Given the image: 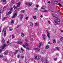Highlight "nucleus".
I'll use <instances>...</instances> for the list:
<instances>
[{"label": "nucleus", "mask_w": 63, "mask_h": 63, "mask_svg": "<svg viewBox=\"0 0 63 63\" xmlns=\"http://www.w3.org/2000/svg\"><path fill=\"white\" fill-rule=\"evenodd\" d=\"M45 48L47 49H48V48H49V46H48V45Z\"/></svg>", "instance_id": "nucleus-20"}, {"label": "nucleus", "mask_w": 63, "mask_h": 63, "mask_svg": "<svg viewBox=\"0 0 63 63\" xmlns=\"http://www.w3.org/2000/svg\"><path fill=\"white\" fill-rule=\"evenodd\" d=\"M2 50L1 49H0V53H1V52L2 51Z\"/></svg>", "instance_id": "nucleus-52"}, {"label": "nucleus", "mask_w": 63, "mask_h": 63, "mask_svg": "<svg viewBox=\"0 0 63 63\" xmlns=\"http://www.w3.org/2000/svg\"><path fill=\"white\" fill-rule=\"evenodd\" d=\"M25 41L26 42H27L28 41V40H27V39H25Z\"/></svg>", "instance_id": "nucleus-57"}, {"label": "nucleus", "mask_w": 63, "mask_h": 63, "mask_svg": "<svg viewBox=\"0 0 63 63\" xmlns=\"http://www.w3.org/2000/svg\"><path fill=\"white\" fill-rule=\"evenodd\" d=\"M37 35H40V33H38V32L37 33Z\"/></svg>", "instance_id": "nucleus-56"}, {"label": "nucleus", "mask_w": 63, "mask_h": 63, "mask_svg": "<svg viewBox=\"0 0 63 63\" xmlns=\"http://www.w3.org/2000/svg\"><path fill=\"white\" fill-rule=\"evenodd\" d=\"M58 5H59V6H61V4L60 3H58Z\"/></svg>", "instance_id": "nucleus-38"}, {"label": "nucleus", "mask_w": 63, "mask_h": 63, "mask_svg": "<svg viewBox=\"0 0 63 63\" xmlns=\"http://www.w3.org/2000/svg\"><path fill=\"white\" fill-rule=\"evenodd\" d=\"M44 53H45V51H41V53L43 54Z\"/></svg>", "instance_id": "nucleus-34"}, {"label": "nucleus", "mask_w": 63, "mask_h": 63, "mask_svg": "<svg viewBox=\"0 0 63 63\" xmlns=\"http://www.w3.org/2000/svg\"><path fill=\"white\" fill-rule=\"evenodd\" d=\"M20 58L21 59H23L24 58V56L23 55H22L21 56Z\"/></svg>", "instance_id": "nucleus-9"}, {"label": "nucleus", "mask_w": 63, "mask_h": 63, "mask_svg": "<svg viewBox=\"0 0 63 63\" xmlns=\"http://www.w3.org/2000/svg\"><path fill=\"white\" fill-rule=\"evenodd\" d=\"M25 45L26 46H29V44L28 43H25Z\"/></svg>", "instance_id": "nucleus-13"}, {"label": "nucleus", "mask_w": 63, "mask_h": 63, "mask_svg": "<svg viewBox=\"0 0 63 63\" xmlns=\"http://www.w3.org/2000/svg\"><path fill=\"white\" fill-rule=\"evenodd\" d=\"M61 33H63V30H61Z\"/></svg>", "instance_id": "nucleus-55"}, {"label": "nucleus", "mask_w": 63, "mask_h": 63, "mask_svg": "<svg viewBox=\"0 0 63 63\" xmlns=\"http://www.w3.org/2000/svg\"><path fill=\"white\" fill-rule=\"evenodd\" d=\"M7 18L6 17H4L3 18V19H2V21H4V20H5L6 18Z\"/></svg>", "instance_id": "nucleus-18"}, {"label": "nucleus", "mask_w": 63, "mask_h": 63, "mask_svg": "<svg viewBox=\"0 0 63 63\" xmlns=\"http://www.w3.org/2000/svg\"><path fill=\"white\" fill-rule=\"evenodd\" d=\"M14 8L15 9H17V7H16V5H14L13 6Z\"/></svg>", "instance_id": "nucleus-17"}, {"label": "nucleus", "mask_w": 63, "mask_h": 63, "mask_svg": "<svg viewBox=\"0 0 63 63\" xmlns=\"http://www.w3.org/2000/svg\"><path fill=\"white\" fill-rule=\"evenodd\" d=\"M54 3H57V1H56L55 0H54Z\"/></svg>", "instance_id": "nucleus-41"}, {"label": "nucleus", "mask_w": 63, "mask_h": 63, "mask_svg": "<svg viewBox=\"0 0 63 63\" xmlns=\"http://www.w3.org/2000/svg\"><path fill=\"white\" fill-rule=\"evenodd\" d=\"M40 17H43V16H42V15H41V16H40Z\"/></svg>", "instance_id": "nucleus-64"}, {"label": "nucleus", "mask_w": 63, "mask_h": 63, "mask_svg": "<svg viewBox=\"0 0 63 63\" xmlns=\"http://www.w3.org/2000/svg\"><path fill=\"white\" fill-rule=\"evenodd\" d=\"M56 49H57L58 50H59V48L57 47H56Z\"/></svg>", "instance_id": "nucleus-43"}, {"label": "nucleus", "mask_w": 63, "mask_h": 63, "mask_svg": "<svg viewBox=\"0 0 63 63\" xmlns=\"http://www.w3.org/2000/svg\"><path fill=\"white\" fill-rule=\"evenodd\" d=\"M21 35L22 37H24V35L23 33H21Z\"/></svg>", "instance_id": "nucleus-37"}, {"label": "nucleus", "mask_w": 63, "mask_h": 63, "mask_svg": "<svg viewBox=\"0 0 63 63\" xmlns=\"http://www.w3.org/2000/svg\"><path fill=\"white\" fill-rule=\"evenodd\" d=\"M4 35L5 36H6V31H5L4 32Z\"/></svg>", "instance_id": "nucleus-14"}, {"label": "nucleus", "mask_w": 63, "mask_h": 63, "mask_svg": "<svg viewBox=\"0 0 63 63\" xmlns=\"http://www.w3.org/2000/svg\"><path fill=\"white\" fill-rule=\"evenodd\" d=\"M22 46H23V47L24 48H25L26 47V46L24 45H23Z\"/></svg>", "instance_id": "nucleus-32"}, {"label": "nucleus", "mask_w": 63, "mask_h": 63, "mask_svg": "<svg viewBox=\"0 0 63 63\" xmlns=\"http://www.w3.org/2000/svg\"><path fill=\"white\" fill-rule=\"evenodd\" d=\"M19 52L21 53H22L23 52L21 50Z\"/></svg>", "instance_id": "nucleus-49"}, {"label": "nucleus", "mask_w": 63, "mask_h": 63, "mask_svg": "<svg viewBox=\"0 0 63 63\" xmlns=\"http://www.w3.org/2000/svg\"><path fill=\"white\" fill-rule=\"evenodd\" d=\"M45 8H46V7H45V6H44L43 7H41V9H45Z\"/></svg>", "instance_id": "nucleus-26"}, {"label": "nucleus", "mask_w": 63, "mask_h": 63, "mask_svg": "<svg viewBox=\"0 0 63 63\" xmlns=\"http://www.w3.org/2000/svg\"><path fill=\"white\" fill-rule=\"evenodd\" d=\"M33 17L34 19H36V17L35 16H33Z\"/></svg>", "instance_id": "nucleus-31"}, {"label": "nucleus", "mask_w": 63, "mask_h": 63, "mask_svg": "<svg viewBox=\"0 0 63 63\" xmlns=\"http://www.w3.org/2000/svg\"><path fill=\"white\" fill-rule=\"evenodd\" d=\"M47 35L48 37L49 38H50V37H49V33H48V32H47Z\"/></svg>", "instance_id": "nucleus-11"}, {"label": "nucleus", "mask_w": 63, "mask_h": 63, "mask_svg": "<svg viewBox=\"0 0 63 63\" xmlns=\"http://www.w3.org/2000/svg\"><path fill=\"white\" fill-rule=\"evenodd\" d=\"M43 38L45 39V38H46V36H45V35H43Z\"/></svg>", "instance_id": "nucleus-30"}, {"label": "nucleus", "mask_w": 63, "mask_h": 63, "mask_svg": "<svg viewBox=\"0 0 63 63\" xmlns=\"http://www.w3.org/2000/svg\"><path fill=\"white\" fill-rule=\"evenodd\" d=\"M54 60L55 61H56L57 60V58H55L54 59Z\"/></svg>", "instance_id": "nucleus-35"}, {"label": "nucleus", "mask_w": 63, "mask_h": 63, "mask_svg": "<svg viewBox=\"0 0 63 63\" xmlns=\"http://www.w3.org/2000/svg\"><path fill=\"white\" fill-rule=\"evenodd\" d=\"M45 63H47V60H46L45 61Z\"/></svg>", "instance_id": "nucleus-47"}, {"label": "nucleus", "mask_w": 63, "mask_h": 63, "mask_svg": "<svg viewBox=\"0 0 63 63\" xmlns=\"http://www.w3.org/2000/svg\"><path fill=\"white\" fill-rule=\"evenodd\" d=\"M11 3H12V4H14V1L11 2Z\"/></svg>", "instance_id": "nucleus-51"}, {"label": "nucleus", "mask_w": 63, "mask_h": 63, "mask_svg": "<svg viewBox=\"0 0 63 63\" xmlns=\"http://www.w3.org/2000/svg\"><path fill=\"white\" fill-rule=\"evenodd\" d=\"M9 43H10V41H8L7 42V44H8Z\"/></svg>", "instance_id": "nucleus-46"}, {"label": "nucleus", "mask_w": 63, "mask_h": 63, "mask_svg": "<svg viewBox=\"0 0 63 63\" xmlns=\"http://www.w3.org/2000/svg\"><path fill=\"white\" fill-rule=\"evenodd\" d=\"M4 55H7L8 54V51H7L4 53Z\"/></svg>", "instance_id": "nucleus-8"}, {"label": "nucleus", "mask_w": 63, "mask_h": 63, "mask_svg": "<svg viewBox=\"0 0 63 63\" xmlns=\"http://www.w3.org/2000/svg\"><path fill=\"white\" fill-rule=\"evenodd\" d=\"M47 12V10H45L43 12Z\"/></svg>", "instance_id": "nucleus-61"}, {"label": "nucleus", "mask_w": 63, "mask_h": 63, "mask_svg": "<svg viewBox=\"0 0 63 63\" xmlns=\"http://www.w3.org/2000/svg\"><path fill=\"white\" fill-rule=\"evenodd\" d=\"M18 44H20V45H21V44H23V42H18Z\"/></svg>", "instance_id": "nucleus-15"}, {"label": "nucleus", "mask_w": 63, "mask_h": 63, "mask_svg": "<svg viewBox=\"0 0 63 63\" xmlns=\"http://www.w3.org/2000/svg\"><path fill=\"white\" fill-rule=\"evenodd\" d=\"M36 7H39V5H36Z\"/></svg>", "instance_id": "nucleus-62"}, {"label": "nucleus", "mask_w": 63, "mask_h": 63, "mask_svg": "<svg viewBox=\"0 0 63 63\" xmlns=\"http://www.w3.org/2000/svg\"><path fill=\"white\" fill-rule=\"evenodd\" d=\"M30 25H31V26H33V23H32V22H31L30 24Z\"/></svg>", "instance_id": "nucleus-16"}, {"label": "nucleus", "mask_w": 63, "mask_h": 63, "mask_svg": "<svg viewBox=\"0 0 63 63\" xmlns=\"http://www.w3.org/2000/svg\"><path fill=\"white\" fill-rule=\"evenodd\" d=\"M34 11H35V12H37V11H38L37 8H34Z\"/></svg>", "instance_id": "nucleus-12"}, {"label": "nucleus", "mask_w": 63, "mask_h": 63, "mask_svg": "<svg viewBox=\"0 0 63 63\" xmlns=\"http://www.w3.org/2000/svg\"><path fill=\"white\" fill-rule=\"evenodd\" d=\"M19 25H18L17 26V28H18V27H19Z\"/></svg>", "instance_id": "nucleus-63"}, {"label": "nucleus", "mask_w": 63, "mask_h": 63, "mask_svg": "<svg viewBox=\"0 0 63 63\" xmlns=\"http://www.w3.org/2000/svg\"><path fill=\"white\" fill-rule=\"evenodd\" d=\"M17 52H18V50H16L14 53L15 54H16V53H17Z\"/></svg>", "instance_id": "nucleus-33"}, {"label": "nucleus", "mask_w": 63, "mask_h": 63, "mask_svg": "<svg viewBox=\"0 0 63 63\" xmlns=\"http://www.w3.org/2000/svg\"><path fill=\"white\" fill-rule=\"evenodd\" d=\"M21 49L22 50V51H24V50L23 49H22V47H21Z\"/></svg>", "instance_id": "nucleus-54"}, {"label": "nucleus", "mask_w": 63, "mask_h": 63, "mask_svg": "<svg viewBox=\"0 0 63 63\" xmlns=\"http://www.w3.org/2000/svg\"><path fill=\"white\" fill-rule=\"evenodd\" d=\"M41 46H42V43H40L39 44V45H37V46L38 47H39L40 48V47Z\"/></svg>", "instance_id": "nucleus-6"}, {"label": "nucleus", "mask_w": 63, "mask_h": 63, "mask_svg": "<svg viewBox=\"0 0 63 63\" xmlns=\"http://www.w3.org/2000/svg\"><path fill=\"white\" fill-rule=\"evenodd\" d=\"M41 56H39L37 58V60H39L40 59V58H41Z\"/></svg>", "instance_id": "nucleus-19"}, {"label": "nucleus", "mask_w": 63, "mask_h": 63, "mask_svg": "<svg viewBox=\"0 0 63 63\" xmlns=\"http://www.w3.org/2000/svg\"><path fill=\"white\" fill-rule=\"evenodd\" d=\"M16 4L17 5L16 6V7H20V5L21 4V2L20 1L19 3H16Z\"/></svg>", "instance_id": "nucleus-3"}, {"label": "nucleus", "mask_w": 63, "mask_h": 63, "mask_svg": "<svg viewBox=\"0 0 63 63\" xmlns=\"http://www.w3.org/2000/svg\"><path fill=\"white\" fill-rule=\"evenodd\" d=\"M14 20H11V23H14Z\"/></svg>", "instance_id": "nucleus-36"}, {"label": "nucleus", "mask_w": 63, "mask_h": 63, "mask_svg": "<svg viewBox=\"0 0 63 63\" xmlns=\"http://www.w3.org/2000/svg\"><path fill=\"white\" fill-rule=\"evenodd\" d=\"M41 61L42 62H44V61H45V60H41Z\"/></svg>", "instance_id": "nucleus-53"}, {"label": "nucleus", "mask_w": 63, "mask_h": 63, "mask_svg": "<svg viewBox=\"0 0 63 63\" xmlns=\"http://www.w3.org/2000/svg\"><path fill=\"white\" fill-rule=\"evenodd\" d=\"M57 21H58V22H60V19H57Z\"/></svg>", "instance_id": "nucleus-27"}, {"label": "nucleus", "mask_w": 63, "mask_h": 63, "mask_svg": "<svg viewBox=\"0 0 63 63\" xmlns=\"http://www.w3.org/2000/svg\"><path fill=\"white\" fill-rule=\"evenodd\" d=\"M7 0H1V2H2L3 1L4 4H6V1Z\"/></svg>", "instance_id": "nucleus-5"}, {"label": "nucleus", "mask_w": 63, "mask_h": 63, "mask_svg": "<svg viewBox=\"0 0 63 63\" xmlns=\"http://www.w3.org/2000/svg\"><path fill=\"white\" fill-rule=\"evenodd\" d=\"M3 11L2 10H0V14H1L3 13Z\"/></svg>", "instance_id": "nucleus-24"}, {"label": "nucleus", "mask_w": 63, "mask_h": 63, "mask_svg": "<svg viewBox=\"0 0 63 63\" xmlns=\"http://www.w3.org/2000/svg\"><path fill=\"white\" fill-rule=\"evenodd\" d=\"M25 4L26 5H28V2H26L25 3Z\"/></svg>", "instance_id": "nucleus-58"}, {"label": "nucleus", "mask_w": 63, "mask_h": 63, "mask_svg": "<svg viewBox=\"0 0 63 63\" xmlns=\"http://www.w3.org/2000/svg\"><path fill=\"white\" fill-rule=\"evenodd\" d=\"M54 22H55V25L58 24V23H57V22H56V21L54 20Z\"/></svg>", "instance_id": "nucleus-25"}, {"label": "nucleus", "mask_w": 63, "mask_h": 63, "mask_svg": "<svg viewBox=\"0 0 63 63\" xmlns=\"http://www.w3.org/2000/svg\"><path fill=\"white\" fill-rule=\"evenodd\" d=\"M9 31H12V30H13V28H12V27H10L9 28Z\"/></svg>", "instance_id": "nucleus-10"}, {"label": "nucleus", "mask_w": 63, "mask_h": 63, "mask_svg": "<svg viewBox=\"0 0 63 63\" xmlns=\"http://www.w3.org/2000/svg\"><path fill=\"white\" fill-rule=\"evenodd\" d=\"M13 10V7H12L11 8L10 10H9V12H8L7 13L6 15H10L12 13V11Z\"/></svg>", "instance_id": "nucleus-1"}, {"label": "nucleus", "mask_w": 63, "mask_h": 63, "mask_svg": "<svg viewBox=\"0 0 63 63\" xmlns=\"http://www.w3.org/2000/svg\"><path fill=\"white\" fill-rule=\"evenodd\" d=\"M60 41L61 42H62V41H63V37H62L60 39Z\"/></svg>", "instance_id": "nucleus-21"}, {"label": "nucleus", "mask_w": 63, "mask_h": 63, "mask_svg": "<svg viewBox=\"0 0 63 63\" xmlns=\"http://www.w3.org/2000/svg\"><path fill=\"white\" fill-rule=\"evenodd\" d=\"M16 16V13H14V15L13 16V18H14V17H15Z\"/></svg>", "instance_id": "nucleus-7"}, {"label": "nucleus", "mask_w": 63, "mask_h": 63, "mask_svg": "<svg viewBox=\"0 0 63 63\" xmlns=\"http://www.w3.org/2000/svg\"><path fill=\"white\" fill-rule=\"evenodd\" d=\"M31 41H34V40L32 38H31Z\"/></svg>", "instance_id": "nucleus-50"}, {"label": "nucleus", "mask_w": 63, "mask_h": 63, "mask_svg": "<svg viewBox=\"0 0 63 63\" xmlns=\"http://www.w3.org/2000/svg\"><path fill=\"white\" fill-rule=\"evenodd\" d=\"M32 36L33 37H34V34L33 33H32Z\"/></svg>", "instance_id": "nucleus-42"}, {"label": "nucleus", "mask_w": 63, "mask_h": 63, "mask_svg": "<svg viewBox=\"0 0 63 63\" xmlns=\"http://www.w3.org/2000/svg\"><path fill=\"white\" fill-rule=\"evenodd\" d=\"M48 23H49V24H50V21H48Z\"/></svg>", "instance_id": "nucleus-59"}, {"label": "nucleus", "mask_w": 63, "mask_h": 63, "mask_svg": "<svg viewBox=\"0 0 63 63\" xmlns=\"http://www.w3.org/2000/svg\"><path fill=\"white\" fill-rule=\"evenodd\" d=\"M53 43H55V44H56V40H55V39L53 40Z\"/></svg>", "instance_id": "nucleus-23"}, {"label": "nucleus", "mask_w": 63, "mask_h": 63, "mask_svg": "<svg viewBox=\"0 0 63 63\" xmlns=\"http://www.w3.org/2000/svg\"><path fill=\"white\" fill-rule=\"evenodd\" d=\"M25 11L24 10H22L21 11V13H24Z\"/></svg>", "instance_id": "nucleus-29"}, {"label": "nucleus", "mask_w": 63, "mask_h": 63, "mask_svg": "<svg viewBox=\"0 0 63 63\" xmlns=\"http://www.w3.org/2000/svg\"><path fill=\"white\" fill-rule=\"evenodd\" d=\"M54 19H55V20H57V19H58L57 18V17H56L55 16H54Z\"/></svg>", "instance_id": "nucleus-22"}, {"label": "nucleus", "mask_w": 63, "mask_h": 63, "mask_svg": "<svg viewBox=\"0 0 63 63\" xmlns=\"http://www.w3.org/2000/svg\"><path fill=\"white\" fill-rule=\"evenodd\" d=\"M19 55H18L17 56V57L18 58H19Z\"/></svg>", "instance_id": "nucleus-60"}, {"label": "nucleus", "mask_w": 63, "mask_h": 63, "mask_svg": "<svg viewBox=\"0 0 63 63\" xmlns=\"http://www.w3.org/2000/svg\"><path fill=\"white\" fill-rule=\"evenodd\" d=\"M23 17V15L22 14L21 15H20V21L22 20Z\"/></svg>", "instance_id": "nucleus-4"}, {"label": "nucleus", "mask_w": 63, "mask_h": 63, "mask_svg": "<svg viewBox=\"0 0 63 63\" xmlns=\"http://www.w3.org/2000/svg\"><path fill=\"white\" fill-rule=\"evenodd\" d=\"M15 35H12V39H14V38H15Z\"/></svg>", "instance_id": "nucleus-39"}, {"label": "nucleus", "mask_w": 63, "mask_h": 63, "mask_svg": "<svg viewBox=\"0 0 63 63\" xmlns=\"http://www.w3.org/2000/svg\"><path fill=\"white\" fill-rule=\"evenodd\" d=\"M29 18L28 17H26L25 19L26 20H28V19Z\"/></svg>", "instance_id": "nucleus-40"}, {"label": "nucleus", "mask_w": 63, "mask_h": 63, "mask_svg": "<svg viewBox=\"0 0 63 63\" xmlns=\"http://www.w3.org/2000/svg\"><path fill=\"white\" fill-rule=\"evenodd\" d=\"M38 24L37 23H36L35 24V25L36 26H38Z\"/></svg>", "instance_id": "nucleus-44"}, {"label": "nucleus", "mask_w": 63, "mask_h": 63, "mask_svg": "<svg viewBox=\"0 0 63 63\" xmlns=\"http://www.w3.org/2000/svg\"><path fill=\"white\" fill-rule=\"evenodd\" d=\"M2 43H4L5 42V40L4 39H2Z\"/></svg>", "instance_id": "nucleus-45"}, {"label": "nucleus", "mask_w": 63, "mask_h": 63, "mask_svg": "<svg viewBox=\"0 0 63 63\" xmlns=\"http://www.w3.org/2000/svg\"><path fill=\"white\" fill-rule=\"evenodd\" d=\"M9 45V44H4L3 45V46L1 48L2 49H4L5 47H7Z\"/></svg>", "instance_id": "nucleus-2"}, {"label": "nucleus", "mask_w": 63, "mask_h": 63, "mask_svg": "<svg viewBox=\"0 0 63 63\" xmlns=\"http://www.w3.org/2000/svg\"><path fill=\"white\" fill-rule=\"evenodd\" d=\"M37 57H38V56H36L35 57V60L37 58Z\"/></svg>", "instance_id": "nucleus-48"}, {"label": "nucleus", "mask_w": 63, "mask_h": 63, "mask_svg": "<svg viewBox=\"0 0 63 63\" xmlns=\"http://www.w3.org/2000/svg\"><path fill=\"white\" fill-rule=\"evenodd\" d=\"M28 4L29 6H31V5H32V4L31 3H29Z\"/></svg>", "instance_id": "nucleus-28"}]
</instances>
